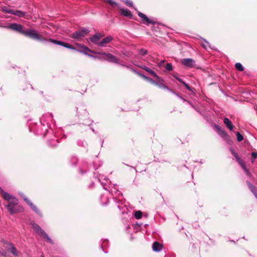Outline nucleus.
Returning a JSON list of instances; mask_svg holds the SVG:
<instances>
[{
  "label": "nucleus",
  "mask_w": 257,
  "mask_h": 257,
  "mask_svg": "<svg viewBox=\"0 0 257 257\" xmlns=\"http://www.w3.org/2000/svg\"><path fill=\"white\" fill-rule=\"evenodd\" d=\"M8 28L22 34L32 39L36 40L40 42H45L48 40L47 37H45L42 35L39 34L37 30L32 29L24 30L23 29L22 26L17 23H11L8 26Z\"/></svg>",
  "instance_id": "f257e3e1"
},
{
  "label": "nucleus",
  "mask_w": 257,
  "mask_h": 257,
  "mask_svg": "<svg viewBox=\"0 0 257 257\" xmlns=\"http://www.w3.org/2000/svg\"><path fill=\"white\" fill-rule=\"evenodd\" d=\"M0 192L3 198L9 202L6 207L11 214L18 213L24 211V208L21 205H18V200L15 196L5 192L1 187Z\"/></svg>",
  "instance_id": "f03ea898"
},
{
  "label": "nucleus",
  "mask_w": 257,
  "mask_h": 257,
  "mask_svg": "<svg viewBox=\"0 0 257 257\" xmlns=\"http://www.w3.org/2000/svg\"><path fill=\"white\" fill-rule=\"evenodd\" d=\"M50 120H52V115L51 114H48L42 116L40 118V122L42 125V128L41 131H37L38 134L43 135L44 136L46 135L48 132V128L49 127V123L47 121Z\"/></svg>",
  "instance_id": "7ed1b4c3"
},
{
  "label": "nucleus",
  "mask_w": 257,
  "mask_h": 257,
  "mask_svg": "<svg viewBox=\"0 0 257 257\" xmlns=\"http://www.w3.org/2000/svg\"><path fill=\"white\" fill-rule=\"evenodd\" d=\"M32 227L33 229L41 236L43 237L44 239H45L47 241L53 243V240L50 238V237L48 235V234L42 229V228L36 223H32Z\"/></svg>",
  "instance_id": "20e7f679"
},
{
  "label": "nucleus",
  "mask_w": 257,
  "mask_h": 257,
  "mask_svg": "<svg viewBox=\"0 0 257 257\" xmlns=\"http://www.w3.org/2000/svg\"><path fill=\"white\" fill-rule=\"evenodd\" d=\"M89 32V30L88 29L83 28L81 30H78L75 33H73L71 35V37L75 40H79L81 38L87 35Z\"/></svg>",
  "instance_id": "39448f33"
},
{
  "label": "nucleus",
  "mask_w": 257,
  "mask_h": 257,
  "mask_svg": "<svg viewBox=\"0 0 257 257\" xmlns=\"http://www.w3.org/2000/svg\"><path fill=\"white\" fill-rule=\"evenodd\" d=\"M41 35H42L45 37L47 38L48 40L46 41H45V42H50L53 44L59 45L62 46L64 47H65V48H68L70 49L75 50V49L71 45H70L69 44H68L67 43H65L62 41H57L56 40L50 39V38H48V37L45 34H44L43 33H42Z\"/></svg>",
  "instance_id": "423d86ee"
},
{
  "label": "nucleus",
  "mask_w": 257,
  "mask_h": 257,
  "mask_svg": "<svg viewBox=\"0 0 257 257\" xmlns=\"http://www.w3.org/2000/svg\"><path fill=\"white\" fill-rule=\"evenodd\" d=\"M139 17L141 19L142 23L145 25L155 24L156 22L149 19L146 15L142 13L138 12Z\"/></svg>",
  "instance_id": "0eeeda50"
},
{
  "label": "nucleus",
  "mask_w": 257,
  "mask_h": 257,
  "mask_svg": "<svg viewBox=\"0 0 257 257\" xmlns=\"http://www.w3.org/2000/svg\"><path fill=\"white\" fill-rule=\"evenodd\" d=\"M181 63L186 67L192 68L195 66V61L191 58H185L181 60Z\"/></svg>",
  "instance_id": "6e6552de"
},
{
  "label": "nucleus",
  "mask_w": 257,
  "mask_h": 257,
  "mask_svg": "<svg viewBox=\"0 0 257 257\" xmlns=\"http://www.w3.org/2000/svg\"><path fill=\"white\" fill-rule=\"evenodd\" d=\"M21 195L22 197H23L26 202L30 206V207L33 209L34 211H35L36 213L38 214H40V212L37 208V207L35 205H34L33 203L28 199V198L26 197L23 195V194H22Z\"/></svg>",
  "instance_id": "1a4fd4ad"
},
{
  "label": "nucleus",
  "mask_w": 257,
  "mask_h": 257,
  "mask_svg": "<svg viewBox=\"0 0 257 257\" xmlns=\"http://www.w3.org/2000/svg\"><path fill=\"white\" fill-rule=\"evenodd\" d=\"M104 55L106 57V59L108 62L119 64L118 59L113 55L110 53H105Z\"/></svg>",
  "instance_id": "9d476101"
},
{
  "label": "nucleus",
  "mask_w": 257,
  "mask_h": 257,
  "mask_svg": "<svg viewBox=\"0 0 257 257\" xmlns=\"http://www.w3.org/2000/svg\"><path fill=\"white\" fill-rule=\"evenodd\" d=\"M161 81H160L159 82H157V86H158L159 88H162V89H167L172 92H173V93H174L177 96H178V97H179L180 99L183 100V101H185L186 100L184 98H183L182 97H181L180 96H179V95H178L177 94H176V93H175L174 92H173L171 89H170V88H169V87L168 86H167L166 85H165V84H164L162 82H160ZM162 81H163V80L162 79Z\"/></svg>",
  "instance_id": "9b49d317"
},
{
  "label": "nucleus",
  "mask_w": 257,
  "mask_h": 257,
  "mask_svg": "<svg viewBox=\"0 0 257 257\" xmlns=\"http://www.w3.org/2000/svg\"><path fill=\"white\" fill-rule=\"evenodd\" d=\"M120 14L121 15L129 18H132L133 17V15L130 10L123 8H120Z\"/></svg>",
  "instance_id": "f8f14e48"
},
{
  "label": "nucleus",
  "mask_w": 257,
  "mask_h": 257,
  "mask_svg": "<svg viewBox=\"0 0 257 257\" xmlns=\"http://www.w3.org/2000/svg\"><path fill=\"white\" fill-rule=\"evenodd\" d=\"M112 40L111 36H107L106 38L102 39V40L98 43V45L101 47L104 46L105 44L109 43Z\"/></svg>",
  "instance_id": "ddd939ff"
},
{
  "label": "nucleus",
  "mask_w": 257,
  "mask_h": 257,
  "mask_svg": "<svg viewBox=\"0 0 257 257\" xmlns=\"http://www.w3.org/2000/svg\"><path fill=\"white\" fill-rule=\"evenodd\" d=\"M162 249V245L159 242L156 241L153 244V249L154 251H160Z\"/></svg>",
  "instance_id": "4468645a"
},
{
  "label": "nucleus",
  "mask_w": 257,
  "mask_h": 257,
  "mask_svg": "<svg viewBox=\"0 0 257 257\" xmlns=\"http://www.w3.org/2000/svg\"><path fill=\"white\" fill-rule=\"evenodd\" d=\"M99 181L101 182L102 185L103 186V188L106 190L107 188L105 186L109 183V180L107 178L103 177V176H100L99 178Z\"/></svg>",
  "instance_id": "2eb2a0df"
},
{
  "label": "nucleus",
  "mask_w": 257,
  "mask_h": 257,
  "mask_svg": "<svg viewBox=\"0 0 257 257\" xmlns=\"http://www.w3.org/2000/svg\"><path fill=\"white\" fill-rule=\"evenodd\" d=\"M223 122L225 124L227 127H228L230 131L233 130V125L232 122L229 120L228 118H225L223 120Z\"/></svg>",
  "instance_id": "dca6fc26"
},
{
  "label": "nucleus",
  "mask_w": 257,
  "mask_h": 257,
  "mask_svg": "<svg viewBox=\"0 0 257 257\" xmlns=\"http://www.w3.org/2000/svg\"><path fill=\"white\" fill-rule=\"evenodd\" d=\"M13 15L18 16L19 17H24L26 15V13L25 12L20 10H14Z\"/></svg>",
  "instance_id": "f3484780"
},
{
  "label": "nucleus",
  "mask_w": 257,
  "mask_h": 257,
  "mask_svg": "<svg viewBox=\"0 0 257 257\" xmlns=\"http://www.w3.org/2000/svg\"><path fill=\"white\" fill-rule=\"evenodd\" d=\"M247 184L248 185L249 188L251 190V191L254 194L255 197L257 198V189H256V188L248 182H247Z\"/></svg>",
  "instance_id": "a211bd4d"
},
{
  "label": "nucleus",
  "mask_w": 257,
  "mask_h": 257,
  "mask_svg": "<svg viewBox=\"0 0 257 257\" xmlns=\"http://www.w3.org/2000/svg\"><path fill=\"white\" fill-rule=\"evenodd\" d=\"M215 126L219 131V135L222 137H226L227 136L226 133L224 130H221L218 125H215Z\"/></svg>",
  "instance_id": "6ab92c4d"
},
{
  "label": "nucleus",
  "mask_w": 257,
  "mask_h": 257,
  "mask_svg": "<svg viewBox=\"0 0 257 257\" xmlns=\"http://www.w3.org/2000/svg\"><path fill=\"white\" fill-rule=\"evenodd\" d=\"M9 245L10 246L9 249L10 251L14 255H17L18 254V251L16 248L14 246V245L12 243L10 244Z\"/></svg>",
  "instance_id": "aec40b11"
},
{
  "label": "nucleus",
  "mask_w": 257,
  "mask_h": 257,
  "mask_svg": "<svg viewBox=\"0 0 257 257\" xmlns=\"http://www.w3.org/2000/svg\"><path fill=\"white\" fill-rule=\"evenodd\" d=\"M203 41L204 43H202V45L205 49H207L208 48H209L211 49H214V47H211L209 42L206 40H203Z\"/></svg>",
  "instance_id": "412c9836"
},
{
  "label": "nucleus",
  "mask_w": 257,
  "mask_h": 257,
  "mask_svg": "<svg viewBox=\"0 0 257 257\" xmlns=\"http://www.w3.org/2000/svg\"><path fill=\"white\" fill-rule=\"evenodd\" d=\"M2 10L6 13L13 14V13H14V10H12V9H11L10 8H8L7 7H3L2 8Z\"/></svg>",
  "instance_id": "4be33fe9"
},
{
  "label": "nucleus",
  "mask_w": 257,
  "mask_h": 257,
  "mask_svg": "<svg viewBox=\"0 0 257 257\" xmlns=\"http://www.w3.org/2000/svg\"><path fill=\"white\" fill-rule=\"evenodd\" d=\"M149 73L154 76L158 81H162V79H161L153 70L151 69Z\"/></svg>",
  "instance_id": "5701e85b"
},
{
  "label": "nucleus",
  "mask_w": 257,
  "mask_h": 257,
  "mask_svg": "<svg viewBox=\"0 0 257 257\" xmlns=\"http://www.w3.org/2000/svg\"><path fill=\"white\" fill-rule=\"evenodd\" d=\"M149 73L154 76L158 81H162V79H161L153 70L151 69Z\"/></svg>",
  "instance_id": "b1692460"
},
{
  "label": "nucleus",
  "mask_w": 257,
  "mask_h": 257,
  "mask_svg": "<svg viewBox=\"0 0 257 257\" xmlns=\"http://www.w3.org/2000/svg\"><path fill=\"white\" fill-rule=\"evenodd\" d=\"M99 39L100 37L97 35H94L92 37L90 38L91 41L95 44L97 43V42Z\"/></svg>",
  "instance_id": "393cba45"
},
{
  "label": "nucleus",
  "mask_w": 257,
  "mask_h": 257,
  "mask_svg": "<svg viewBox=\"0 0 257 257\" xmlns=\"http://www.w3.org/2000/svg\"><path fill=\"white\" fill-rule=\"evenodd\" d=\"M236 69L240 71H242L244 70V68L240 63H236L235 64Z\"/></svg>",
  "instance_id": "a878e982"
},
{
  "label": "nucleus",
  "mask_w": 257,
  "mask_h": 257,
  "mask_svg": "<svg viewBox=\"0 0 257 257\" xmlns=\"http://www.w3.org/2000/svg\"><path fill=\"white\" fill-rule=\"evenodd\" d=\"M134 216L136 219H141L142 217V212L140 210L137 211L135 212Z\"/></svg>",
  "instance_id": "bb28decb"
},
{
  "label": "nucleus",
  "mask_w": 257,
  "mask_h": 257,
  "mask_svg": "<svg viewBox=\"0 0 257 257\" xmlns=\"http://www.w3.org/2000/svg\"><path fill=\"white\" fill-rule=\"evenodd\" d=\"M58 143V142L56 140H52L49 141V142H48L49 145L51 147L56 146L57 145Z\"/></svg>",
  "instance_id": "cd10ccee"
},
{
  "label": "nucleus",
  "mask_w": 257,
  "mask_h": 257,
  "mask_svg": "<svg viewBox=\"0 0 257 257\" xmlns=\"http://www.w3.org/2000/svg\"><path fill=\"white\" fill-rule=\"evenodd\" d=\"M104 1L108 2L110 6L113 7H116L118 5L117 3L113 0H104Z\"/></svg>",
  "instance_id": "c85d7f7f"
},
{
  "label": "nucleus",
  "mask_w": 257,
  "mask_h": 257,
  "mask_svg": "<svg viewBox=\"0 0 257 257\" xmlns=\"http://www.w3.org/2000/svg\"><path fill=\"white\" fill-rule=\"evenodd\" d=\"M165 68H166V70L170 71L173 70V66H172L171 63H168L166 64V66H165Z\"/></svg>",
  "instance_id": "c756f323"
},
{
  "label": "nucleus",
  "mask_w": 257,
  "mask_h": 257,
  "mask_svg": "<svg viewBox=\"0 0 257 257\" xmlns=\"http://www.w3.org/2000/svg\"><path fill=\"white\" fill-rule=\"evenodd\" d=\"M239 162V164L240 165V166L241 167V168L244 170V171L245 172V173L247 174H248V170L246 169L245 166V165L244 164V162Z\"/></svg>",
  "instance_id": "7c9ffc66"
},
{
  "label": "nucleus",
  "mask_w": 257,
  "mask_h": 257,
  "mask_svg": "<svg viewBox=\"0 0 257 257\" xmlns=\"http://www.w3.org/2000/svg\"><path fill=\"white\" fill-rule=\"evenodd\" d=\"M148 54V51L146 49L142 48L139 51V54L141 55H145Z\"/></svg>",
  "instance_id": "2f4dec72"
},
{
  "label": "nucleus",
  "mask_w": 257,
  "mask_h": 257,
  "mask_svg": "<svg viewBox=\"0 0 257 257\" xmlns=\"http://www.w3.org/2000/svg\"><path fill=\"white\" fill-rule=\"evenodd\" d=\"M138 66L139 67H140V68L145 70V71H146L148 73H149V72H150V71L151 69L150 68H149L148 67L146 66L145 65H138Z\"/></svg>",
  "instance_id": "473e14b6"
},
{
  "label": "nucleus",
  "mask_w": 257,
  "mask_h": 257,
  "mask_svg": "<svg viewBox=\"0 0 257 257\" xmlns=\"http://www.w3.org/2000/svg\"><path fill=\"white\" fill-rule=\"evenodd\" d=\"M237 140L238 142H241L243 140V137L239 132L236 133Z\"/></svg>",
  "instance_id": "72a5a7b5"
},
{
  "label": "nucleus",
  "mask_w": 257,
  "mask_h": 257,
  "mask_svg": "<svg viewBox=\"0 0 257 257\" xmlns=\"http://www.w3.org/2000/svg\"><path fill=\"white\" fill-rule=\"evenodd\" d=\"M123 2H124L128 7H132L133 6V2L130 0H123Z\"/></svg>",
  "instance_id": "f704fd0d"
},
{
  "label": "nucleus",
  "mask_w": 257,
  "mask_h": 257,
  "mask_svg": "<svg viewBox=\"0 0 257 257\" xmlns=\"http://www.w3.org/2000/svg\"><path fill=\"white\" fill-rule=\"evenodd\" d=\"M110 192L113 195V194H116L117 193H118V190L116 189L115 188H111L110 189Z\"/></svg>",
  "instance_id": "c9c22d12"
},
{
  "label": "nucleus",
  "mask_w": 257,
  "mask_h": 257,
  "mask_svg": "<svg viewBox=\"0 0 257 257\" xmlns=\"http://www.w3.org/2000/svg\"><path fill=\"white\" fill-rule=\"evenodd\" d=\"M252 159H255L257 158V152H252L251 154Z\"/></svg>",
  "instance_id": "e433bc0d"
},
{
  "label": "nucleus",
  "mask_w": 257,
  "mask_h": 257,
  "mask_svg": "<svg viewBox=\"0 0 257 257\" xmlns=\"http://www.w3.org/2000/svg\"><path fill=\"white\" fill-rule=\"evenodd\" d=\"M164 62H165V60H161V61H160L157 64L158 67H162L163 66V65L164 64Z\"/></svg>",
  "instance_id": "4c0bfd02"
},
{
  "label": "nucleus",
  "mask_w": 257,
  "mask_h": 257,
  "mask_svg": "<svg viewBox=\"0 0 257 257\" xmlns=\"http://www.w3.org/2000/svg\"><path fill=\"white\" fill-rule=\"evenodd\" d=\"M148 81H149L150 82H151L152 83H153L156 85H157V83L158 82L151 78H149Z\"/></svg>",
  "instance_id": "58836bf2"
},
{
  "label": "nucleus",
  "mask_w": 257,
  "mask_h": 257,
  "mask_svg": "<svg viewBox=\"0 0 257 257\" xmlns=\"http://www.w3.org/2000/svg\"><path fill=\"white\" fill-rule=\"evenodd\" d=\"M177 80L179 81L180 83H182L183 84H185V82L181 78H177Z\"/></svg>",
  "instance_id": "ea45409f"
},
{
  "label": "nucleus",
  "mask_w": 257,
  "mask_h": 257,
  "mask_svg": "<svg viewBox=\"0 0 257 257\" xmlns=\"http://www.w3.org/2000/svg\"><path fill=\"white\" fill-rule=\"evenodd\" d=\"M1 241H2V242H3L4 243H6V244H8L9 245H10V244H11V243H10L8 241H6L4 239H2Z\"/></svg>",
  "instance_id": "a19ab883"
},
{
  "label": "nucleus",
  "mask_w": 257,
  "mask_h": 257,
  "mask_svg": "<svg viewBox=\"0 0 257 257\" xmlns=\"http://www.w3.org/2000/svg\"><path fill=\"white\" fill-rule=\"evenodd\" d=\"M184 85V86L186 87V88L188 89V90H191V88L189 87V86L185 82V84H183Z\"/></svg>",
  "instance_id": "79ce46f5"
},
{
  "label": "nucleus",
  "mask_w": 257,
  "mask_h": 257,
  "mask_svg": "<svg viewBox=\"0 0 257 257\" xmlns=\"http://www.w3.org/2000/svg\"><path fill=\"white\" fill-rule=\"evenodd\" d=\"M172 76H173V77H174L176 79H177V78H178V77L177 75V74H176V73L172 74Z\"/></svg>",
  "instance_id": "37998d69"
},
{
  "label": "nucleus",
  "mask_w": 257,
  "mask_h": 257,
  "mask_svg": "<svg viewBox=\"0 0 257 257\" xmlns=\"http://www.w3.org/2000/svg\"><path fill=\"white\" fill-rule=\"evenodd\" d=\"M130 70H131L132 72H133L135 73L136 74H137V73H138V71H136V70H135V69H133L132 68H130Z\"/></svg>",
  "instance_id": "c03bdc74"
},
{
  "label": "nucleus",
  "mask_w": 257,
  "mask_h": 257,
  "mask_svg": "<svg viewBox=\"0 0 257 257\" xmlns=\"http://www.w3.org/2000/svg\"><path fill=\"white\" fill-rule=\"evenodd\" d=\"M143 78L146 79V80H148L149 78L147 76H145V75H143V77H142Z\"/></svg>",
  "instance_id": "a18cd8bd"
},
{
  "label": "nucleus",
  "mask_w": 257,
  "mask_h": 257,
  "mask_svg": "<svg viewBox=\"0 0 257 257\" xmlns=\"http://www.w3.org/2000/svg\"><path fill=\"white\" fill-rule=\"evenodd\" d=\"M137 74H138L139 76H141V77H143V76L144 75L143 74H142V73L138 72V73H137Z\"/></svg>",
  "instance_id": "49530a36"
},
{
  "label": "nucleus",
  "mask_w": 257,
  "mask_h": 257,
  "mask_svg": "<svg viewBox=\"0 0 257 257\" xmlns=\"http://www.w3.org/2000/svg\"><path fill=\"white\" fill-rule=\"evenodd\" d=\"M137 74H138L139 76H141V77H143V76L144 75L143 74H142V73L138 72V73H137Z\"/></svg>",
  "instance_id": "de8ad7c7"
},
{
  "label": "nucleus",
  "mask_w": 257,
  "mask_h": 257,
  "mask_svg": "<svg viewBox=\"0 0 257 257\" xmlns=\"http://www.w3.org/2000/svg\"><path fill=\"white\" fill-rule=\"evenodd\" d=\"M90 122H91V120H88V121L85 123V124H88V125H90Z\"/></svg>",
  "instance_id": "09e8293b"
},
{
  "label": "nucleus",
  "mask_w": 257,
  "mask_h": 257,
  "mask_svg": "<svg viewBox=\"0 0 257 257\" xmlns=\"http://www.w3.org/2000/svg\"><path fill=\"white\" fill-rule=\"evenodd\" d=\"M125 67L127 68V69H130V68H132L130 66L126 65Z\"/></svg>",
  "instance_id": "8fccbe9b"
},
{
  "label": "nucleus",
  "mask_w": 257,
  "mask_h": 257,
  "mask_svg": "<svg viewBox=\"0 0 257 257\" xmlns=\"http://www.w3.org/2000/svg\"><path fill=\"white\" fill-rule=\"evenodd\" d=\"M120 64V65H121V66H122L123 67H125V66H126V65H125L124 64Z\"/></svg>",
  "instance_id": "3c124183"
},
{
  "label": "nucleus",
  "mask_w": 257,
  "mask_h": 257,
  "mask_svg": "<svg viewBox=\"0 0 257 257\" xmlns=\"http://www.w3.org/2000/svg\"><path fill=\"white\" fill-rule=\"evenodd\" d=\"M83 48H84V49H85L87 51H89V50L88 48H87L86 47H83Z\"/></svg>",
  "instance_id": "603ef678"
},
{
  "label": "nucleus",
  "mask_w": 257,
  "mask_h": 257,
  "mask_svg": "<svg viewBox=\"0 0 257 257\" xmlns=\"http://www.w3.org/2000/svg\"><path fill=\"white\" fill-rule=\"evenodd\" d=\"M85 54L86 55H88V56H90V57H93V56H92V55H89V54H86V53H85Z\"/></svg>",
  "instance_id": "864d4df0"
},
{
  "label": "nucleus",
  "mask_w": 257,
  "mask_h": 257,
  "mask_svg": "<svg viewBox=\"0 0 257 257\" xmlns=\"http://www.w3.org/2000/svg\"><path fill=\"white\" fill-rule=\"evenodd\" d=\"M41 257H44V256H43V255H41Z\"/></svg>",
  "instance_id": "5fc2aeb1"
}]
</instances>
